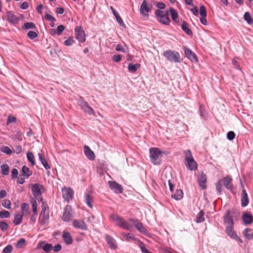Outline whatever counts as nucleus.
<instances>
[{"label": "nucleus", "mask_w": 253, "mask_h": 253, "mask_svg": "<svg viewBox=\"0 0 253 253\" xmlns=\"http://www.w3.org/2000/svg\"><path fill=\"white\" fill-rule=\"evenodd\" d=\"M10 216V213L9 211L5 210H3L0 211V218H7Z\"/></svg>", "instance_id": "49530a36"}, {"label": "nucleus", "mask_w": 253, "mask_h": 253, "mask_svg": "<svg viewBox=\"0 0 253 253\" xmlns=\"http://www.w3.org/2000/svg\"><path fill=\"white\" fill-rule=\"evenodd\" d=\"M27 36L30 40H34L35 38H36L38 35V34L36 32H34L33 31H30L28 33Z\"/></svg>", "instance_id": "de8ad7c7"}, {"label": "nucleus", "mask_w": 253, "mask_h": 253, "mask_svg": "<svg viewBox=\"0 0 253 253\" xmlns=\"http://www.w3.org/2000/svg\"><path fill=\"white\" fill-rule=\"evenodd\" d=\"M63 239L67 245H71L73 243V239L70 233L67 231H64L62 235Z\"/></svg>", "instance_id": "393cba45"}, {"label": "nucleus", "mask_w": 253, "mask_h": 253, "mask_svg": "<svg viewBox=\"0 0 253 253\" xmlns=\"http://www.w3.org/2000/svg\"><path fill=\"white\" fill-rule=\"evenodd\" d=\"M84 153L86 157L89 160L93 161L95 159V154L94 152L87 146L84 145Z\"/></svg>", "instance_id": "412c9836"}, {"label": "nucleus", "mask_w": 253, "mask_h": 253, "mask_svg": "<svg viewBox=\"0 0 253 253\" xmlns=\"http://www.w3.org/2000/svg\"><path fill=\"white\" fill-rule=\"evenodd\" d=\"M126 49L127 48H126L125 46H123V45L120 44H117L116 46V50L117 51H120L123 53H125L126 52Z\"/></svg>", "instance_id": "09e8293b"}, {"label": "nucleus", "mask_w": 253, "mask_h": 253, "mask_svg": "<svg viewBox=\"0 0 253 253\" xmlns=\"http://www.w3.org/2000/svg\"><path fill=\"white\" fill-rule=\"evenodd\" d=\"M22 172L23 176L29 177L32 175V171L26 166H24L22 168Z\"/></svg>", "instance_id": "4c0bfd02"}, {"label": "nucleus", "mask_w": 253, "mask_h": 253, "mask_svg": "<svg viewBox=\"0 0 253 253\" xmlns=\"http://www.w3.org/2000/svg\"><path fill=\"white\" fill-rule=\"evenodd\" d=\"M232 63L233 65L234 66V67H235V68L240 70L239 62L236 59H234L232 60Z\"/></svg>", "instance_id": "0e129e2a"}, {"label": "nucleus", "mask_w": 253, "mask_h": 253, "mask_svg": "<svg viewBox=\"0 0 253 253\" xmlns=\"http://www.w3.org/2000/svg\"><path fill=\"white\" fill-rule=\"evenodd\" d=\"M62 197L65 200L69 201L72 199L74 192L72 188L64 187L62 188Z\"/></svg>", "instance_id": "9b49d317"}, {"label": "nucleus", "mask_w": 253, "mask_h": 253, "mask_svg": "<svg viewBox=\"0 0 253 253\" xmlns=\"http://www.w3.org/2000/svg\"><path fill=\"white\" fill-rule=\"evenodd\" d=\"M0 150L2 152L5 153L7 155H10L12 153L11 150L8 146H2Z\"/></svg>", "instance_id": "a18cd8bd"}, {"label": "nucleus", "mask_w": 253, "mask_h": 253, "mask_svg": "<svg viewBox=\"0 0 253 253\" xmlns=\"http://www.w3.org/2000/svg\"><path fill=\"white\" fill-rule=\"evenodd\" d=\"M221 180V183H222L224 186L228 189H231L232 188V184H231L232 179L229 176H226V177L223 178Z\"/></svg>", "instance_id": "b1692460"}, {"label": "nucleus", "mask_w": 253, "mask_h": 253, "mask_svg": "<svg viewBox=\"0 0 253 253\" xmlns=\"http://www.w3.org/2000/svg\"><path fill=\"white\" fill-rule=\"evenodd\" d=\"M121 58L122 57L121 55H114L113 56V60L116 62H119L121 61Z\"/></svg>", "instance_id": "69168bd1"}, {"label": "nucleus", "mask_w": 253, "mask_h": 253, "mask_svg": "<svg viewBox=\"0 0 253 253\" xmlns=\"http://www.w3.org/2000/svg\"><path fill=\"white\" fill-rule=\"evenodd\" d=\"M244 236L248 240L253 239V233L250 228H247L243 232Z\"/></svg>", "instance_id": "7c9ffc66"}, {"label": "nucleus", "mask_w": 253, "mask_h": 253, "mask_svg": "<svg viewBox=\"0 0 253 253\" xmlns=\"http://www.w3.org/2000/svg\"><path fill=\"white\" fill-rule=\"evenodd\" d=\"M38 248L42 249L46 253H48L53 249V246L51 244L46 243L45 242H40Z\"/></svg>", "instance_id": "5701e85b"}, {"label": "nucleus", "mask_w": 253, "mask_h": 253, "mask_svg": "<svg viewBox=\"0 0 253 253\" xmlns=\"http://www.w3.org/2000/svg\"><path fill=\"white\" fill-rule=\"evenodd\" d=\"M151 161L154 165H159L160 161L158 160L161 152L157 148H151L149 149Z\"/></svg>", "instance_id": "0eeeda50"}, {"label": "nucleus", "mask_w": 253, "mask_h": 253, "mask_svg": "<svg viewBox=\"0 0 253 253\" xmlns=\"http://www.w3.org/2000/svg\"><path fill=\"white\" fill-rule=\"evenodd\" d=\"M43 6L42 5V4H40L39 5L37 6V7H36V10H37V11L39 13H42V10H43Z\"/></svg>", "instance_id": "774afa93"}, {"label": "nucleus", "mask_w": 253, "mask_h": 253, "mask_svg": "<svg viewBox=\"0 0 253 253\" xmlns=\"http://www.w3.org/2000/svg\"><path fill=\"white\" fill-rule=\"evenodd\" d=\"M12 249V246L11 245H8L3 249L2 253H10Z\"/></svg>", "instance_id": "864d4df0"}, {"label": "nucleus", "mask_w": 253, "mask_h": 253, "mask_svg": "<svg viewBox=\"0 0 253 253\" xmlns=\"http://www.w3.org/2000/svg\"><path fill=\"white\" fill-rule=\"evenodd\" d=\"M79 105L82 110H83L85 113L88 114L89 115H94V110L89 106V104L86 101L83 100L82 99L79 101Z\"/></svg>", "instance_id": "f8f14e48"}, {"label": "nucleus", "mask_w": 253, "mask_h": 253, "mask_svg": "<svg viewBox=\"0 0 253 253\" xmlns=\"http://www.w3.org/2000/svg\"><path fill=\"white\" fill-rule=\"evenodd\" d=\"M163 56L169 61L175 63H180L181 61L179 53L175 50H167L164 51Z\"/></svg>", "instance_id": "7ed1b4c3"}, {"label": "nucleus", "mask_w": 253, "mask_h": 253, "mask_svg": "<svg viewBox=\"0 0 253 253\" xmlns=\"http://www.w3.org/2000/svg\"><path fill=\"white\" fill-rule=\"evenodd\" d=\"M112 220L116 223V224L122 228L131 231L133 230V226L125 220L123 218L118 215H111Z\"/></svg>", "instance_id": "f03ea898"}, {"label": "nucleus", "mask_w": 253, "mask_h": 253, "mask_svg": "<svg viewBox=\"0 0 253 253\" xmlns=\"http://www.w3.org/2000/svg\"><path fill=\"white\" fill-rule=\"evenodd\" d=\"M169 12L171 14V18L173 21L175 22H178V13L175 9L171 7L169 9Z\"/></svg>", "instance_id": "473e14b6"}, {"label": "nucleus", "mask_w": 253, "mask_h": 253, "mask_svg": "<svg viewBox=\"0 0 253 253\" xmlns=\"http://www.w3.org/2000/svg\"><path fill=\"white\" fill-rule=\"evenodd\" d=\"M249 203L248 194L245 189H242L241 193V206L246 207Z\"/></svg>", "instance_id": "4be33fe9"}, {"label": "nucleus", "mask_w": 253, "mask_h": 253, "mask_svg": "<svg viewBox=\"0 0 253 253\" xmlns=\"http://www.w3.org/2000/svg\"><path fill=\"white\" fill-rule=\"evenodd\" d=\"M152 7V3L148 2L146 0H144L140 5V13L144 16H147L148 13L151 10Z\"/></svg>", "instance_id": "1a4fd4ad"}, {"label": "nucleus", "mask_w": 253, "mask_h": 253, "mask_svg": "<svg viewBox=\"0 0 253 253\" xmlns=\"http://www.w3.org/2000/svg\"><path fill=\"white\" fill-rule=\"evenodd\" d=\"M235 137V134L232 131H230L228 132L227 134V138L229 140H232L233 139H234Z\"/></svg>", "instance_id": "6e6d98bb"}, {"label": "nucleus", "mask_w": 253, "mask_h": 253, "mask_svg": "<svg viewBox=\"0 0 253 253\" xmlns=\"http://www.w3.org/2000/svg\"><path fill=\"white\" fill-rule=\"evenodd\" d=\"M16 119L14 116H9L7 119L6 124L8 125L10 123H14L16 122Z\"/></svg>", "instance_id": "4d7b16f0"}, {"label": "nucleus", "mask_w": 253, "mask_h": 253, "mask_svg": "<svg viewBox=\"0 0 253 253\" xmlns=\"http://www.w3.org/2000/svg\"><path fill=\"white\" fill-rule=\"evenodd\" d=\"M181 29L184 31L188 35L192 36L193 33L191 29L189 28L188 24L185 22L183 21L181 25Z\"/></svg>", "instance_id": "c85d7f7f"}, {"label": "nucleus", "mask_w": 253, "mask_h": 253, "mask_svg": "<svg viewBox=\"0 0 253 253\" xmlns=\"http://www.w3.org/2000/svg\"><path fill=\"white\" fill-rule=\"evenodd\" d=\"M22 219V215L20 214H15L13 223L15 225H19L21 222Z\"/></svg>", "instance_id": "58836bf2"}, {"label": "nucleus", "mask_w": 253, "mask_h": 253, "mask_svg": "<svg viewBox=\"0 0 253 253\" xmlns=\"http://www.w3.org/2000/svg\"><path fill=\"white\" fill-rule=\"evenodd\" d=\"M108 184L110 189L115 193L120 194L123 193V188L122 186L116 181H109Z\"/></svg>", "instance_id": "ddd939ff"}, {"label": "nucleus", "mask_w": 253, "mask_h": 253, "mask_svg": "<svg viewBox=\"0 0 253 253\" xmlns=\"http://www.w3.org/2000/svg\"><path fill=\"white\" fill-rule=\"evenodd\" d=\"M49 219V209L45 207H42V211L40 213L39 222L40 224L44 225L46 224Z\"/></svg>", "instance_id": "6e6552de"}, {"label": "nucleus", "mask_w": 253, "mask_h": 253, "mask_svg": "<svg viewBox=\"0 0 253 253\" xmlns=\"http://www.w3.org/2000/svg\"><path fill=\"white\" fill-rule=\"evenodd\" d=\"M105 238L111 249L116 250L118 248L116 241L113 237L108 234H106Z\"/></svg>", "instance_id": "f3484780"}, {"label": "nucleus", "mask_w": 253, "mask_h": 253, "mask_svg": "<svg viewBox=\"0 0 253 253\" xmlns=\"http://www.w3.org/2000/svg\"><path fill=\"white\" fill-rule=\"evenodd\" d=\"M184 51L186 56L192 62H197L198 61V58L196 54L193 53L190 49L187 47H184Z\"/></svg>", "instance_id": "a211bd4d"}, {"label": "nucleus", "mask_w": 253, "mask_h": 253, "mask_svg": "<svg viewBox=\"0 0 253 253\" xmlns=\"http://www.w3.org/2000/svg\"><path fill=\"white\" fill-rule=\"evenodd\" d=\"M27 158L29 162L31 163L32 166H34L36 164L35 157L31 152H28L27 153Z\"/></svg>", "instance_id": "f704fd0d"}, {"label": "nucleus", "mask_w": 253, "mask_h": 253, "mask_svg": "<svg viewBox=\"0 0 253 253\" xmlns=\"http://www.w3.org/2000/svg\"><path fill=\"white\" fill-rule=\"evenodd\" d=\"M45 18L47 20L49 21H56V19L53 16L49 14H46L45 15Z\"/></svg>", "instance_id": "680f3d73"}, {"label": "nucleus", "mask_w": 253, "mask_h": 253, "mask_svg": "<svg viewBox=\"0 0 253 253\" xmlns=\"http://www.w3.org/2000/svg\"><path fill=\"white\" fill-rule=\"evenodd\" d=\"M244 19L249 24H253V19H252L249 12H245L244 16Z\"/></svg>", "instance_id": "e433bc0d"}, {"label": "nucleus", "mask_w": 253, "mask_h": 253, "mask_svg": "<svg viewBox=\"0 0 253 253\" xmlns=\"http://www.w3.org/2000/svg\"><path fill=\"white\" fill-rule=\"evenodd\" d=\"M1 205L6 208L7 209L10 210L11 209V203L9 200L4 199L3 200L1 203Z\"/></svg>", "instance_id": "ea45409f"}, {"label": "nucleus", "mask_w": 253, "mask_h": 253, "mask_svg": "<svg viewBox=\"0 0 253 253\" xmlns=\"http://www.w3.org/2000/svg\"><path fill=\"white\" fill-rule=\"evenodd\" d=\"M6 19L9 22L13 25L17 24L19 21V18L11 11L7 12Z\"/></svg>", "instance_id": "6ab92c4d"}, {"label": "nucleus", "mask_w": 253, "mask_h": 253, "mask_svg": "<svg viewBox=\"0 0 253 253\" xmlns=\"http://www.w3.org/2000/svg\"><path fill=\"white\" fill-rule=\"evenodd\" d=\"M155 15L157 17V19L161 17V16H163L165 14L163 11L158 9L155 11Z\"/></svg>", "instance_id": "13d9d810"}, {"label": "nucleus", "mask_w": 253, "mask_h": 253, "mask_svg": "<svg viewBox=\"0 0 253 253\" xmlns=\"http://www.w3.org/2000/svg\"><path fill=\"white\" fill-rule=\"evenodd\" d=\"M158 21L165 25H169L170 22V20L168 17V13L166 14H165L163 16H161V17L158 19Z\"/></svg>", "instance_id": "bb28decb"}, {"label": "nucleus", "mask_w": 253, "mask_h": 253, "mask_svg": "<svg viewBox=\"0 0 253 253\" xmlns=\"http://www.w3.org/2000/svg\"><path fill=\"white\" fill-rule=\"evenodd\" d=\"M117 21L118 22V23L122 26H125V24L123 22V20L122 19L121 17L120 16L119 14L115 16Z\"/></svg>", "instance_id": "e2e57ef3"}, {"label": "nucleus", "mask_w": 253, "mask_h": 253, "mask_svg": "<svg viewBox=\"0 0 253 253\" xmlns=\"http://www.w3.org/2000/svg\"><path fill=\"white\" fill-rule=\"evenodd\" d=\"M39 160L42 165L43 167L46 169H50V166L47 163L46 160L45 159L44 156L43 154L39 153L38 154Z\"/></svg>", "instance_id": "a878e982"}, {"label": "nucleus", "mask_w": 253, "mask_h": 253, "mask_svg": "<svg viewBox=\"0 0 253 253\" xmlns=\"http://www.w3.org/2000/svg\"><path fill=\"white\" fill-rule=\"evenodd\" d=\"M18 171L16 169H13L11 172V177L14 179L16 178L18 176Z\"/></svg>", "instance_id": "052dcab7"}, {"label": "nucleus", "mask_w": 253, "mask_h": 253, "mask_svg": "<svg viewBox=\"0 0 253 253\" xmlns=\"http://www.w3.org/2000/svg\"><path fill=\"white\" fill-rule=\"evenodd\" d=\"M24 27L25 29H35L36 25L33 22H27L24 24Z\"/></svg>", "instance_id": "8fccbe9b"}, {"label": "nucleus", "mask_w": 253, "mask_h": 253, "mask_svg": "<svg viewBox=\"0 0 253 253\" xmlns=\"http://www.w3.org/2000/svg\"><path fill=\"white\" fill-rule=\"evenodd\" d=\"M31 190L34 198L38 201L42 202V194L45 191L43 186L39 183H36L32 185Z\"/></svg>", "instance_id": "39448f33"}, {"label": "nucleus", "mask_w": 253, "mask_h": 253, "mask_svg": "<svg viewBox=\"0 0 253 253\" xmlns=\"http://www.w3.org/2000/svg\"><path fill=\"white\" fill-rule=\"evenodd\" d=\"M29 206L28 204L23 203V204H22L21 209L22 210L23 213H24V212L28 211L29 210Z\"/></svg>", "instance_id": "bf43d9fd"}, {"label": "nucleus", "mask_w": 253, "mask_h": 253, "mask_svg": "<svg viewBox=\"0 0 253 253\" xmlns=\"http://www.w3.org/2000/svg\"><path fill=\"white\" fill-rule=\"evenodd\" d=\"M1 173L7 175L9 173V167L7 164H3L0 166Z\"/></svg>", "instance_id": "c9c22d12"}, {"label": "nucleus", "mask_w": 253, "mask_h": 253, "mask_svg": "<svg viewBox=\"0 0 253 253\" xmlns=\"http://www.w3.org/2000/svg\"><path fill=\"white\" fill-rule=\"evenodd\" d=\"M140 67V65L138 63L132 64L129 63L128 65V70L130 73L135 72Z\"/></svg>", "instance_id": "2f4dec72"}, {"label": "nucleus", "mask_w": 253, "mask_h": 253, "mask_svg": "<svg viewBox=\"0 0 253 253\" xmlns=\"http://www.w3.org/2000/svg\"><path fill=\"white\" fill-rule=\"evenodd\" d=\"M200 14L202 17L207 16V11L204 5H201L200 7Z\"/></svg>", "instance_id": "603ef678"}, {"label": "nucleus", "mask_w": 253, "mask_h": 253, "mask_svg": "<svg viewBox=\"0 0 253 253\" xmlns=\"http://www.w3.org/2000/svg\"><path fill=\"white\" fill-rule=\"evenodd\" d=\"M26 240L24 238H20L17 242L16 247L18 249L22 248L25 245Z\"/></svg>", "instance_id": "37998d69"}, {"label": "nucleus", "mask_w": 253, "mask_h": 253, "mask_svg": "<svg viewBox=\"0 0 253 253\" xmlns=\"http://www.w3.org/2000/svg\"><path fill=\"white\" fill-rule=\"evenodd\" d=\"M64 30L65 27L62 25H60L57 27L56 31H54V30H52V31H54V34H56L57 35L59 36L62 34Z\"/></svg>", "instance_id": "79ce46f5"}, {"label": "nucleus", "mask_w": 253, "mask_h": 253, "mask_svg": "<svg viewBox=\"0 0 253 253\" xmlns=\"http://www.w3.org/2000/svg\"><path fill=\"white\" fill-rule=\"evenodd\" d=\"M222 183L221 180H218L216 183V189L219 194H222Z\"/></svg>", "instance_id": "3c124183"}, {"label": "nucleus", "mask_w": 253, "mask_h": 253, "mask_svg": "<svg viewBox=\"0 0 253 253\" xmlns=\"http://www.w3.org/2000/svg\"><path fill=\"white\" fill-rule=\"evenodd\" d=\"M122 234L123 237L126 241H136L138 242V240H139L138 239L135 238L134 236L130 233H123Z\"/></svg>", "instance_id": "cd10ccee"}, {"label": "nucleus", "mask_w": 253, "mask_h": 253, "mask_svg": "<svg viewBox=\"0 0 253 253\" xmlns=\"http://www.w3.org/2000/svg\"><path fill=\"white\" fill-rule=\"evenodd\" d=\"M198 182L202 189L207 188V176L203 172L199 173L197 177Z\"/></svg>", "instance_id": "4468645a"}, {"label": "nucleus", "mask_w": 253, "mask_h": 253, "mask_svg": "<svg viewBox=\"0 0 253 253\" xmlns=\"http://www.w3.org/2000/svg\"><path fill=\"white\" fill-rule=\"evenodd\" d=\"M185 160L187 168L190 170H195L197 168L196 162L194 160L190 150L184 152Z\"/></svg>", "instance_id": "20e7f679"}, {"label": "nucleus", "mask_w": 253, "mask_h": 253, "mask_svg": "<svg viewBox=\"0 0 253 253\" xmlns=\"http://www.w3.org/2000/svg\"><path fill=\"white\" fill-rule=\"evenodd\" d=\"M73 226L74 228L82 230H86L87 225L83 220L75 219L73 222Z\"/></svg>", "instance_id": "dca6fc26"}, {"label": "nucleus", "mask_w": 253, "mask_h": 253, "mask_svg": "<svg viewBox=\"0 0 253 253\" xmlns=\"http://www.w3.org/2000/svg\"><path fill=\"white\" fill-rule=\"evenodd\" d=\"M204 215V212L203 211H200L197 214L196 217V222L201 223L203 222L205 220Z\"/></svg>", "instance_id": "a19ab883"}, {"label": "nucleus", "mask_w": 253, "mask_h": 253, "mask_svg": "<svg viewBox=\"0 0 253 253\" xmlns=\"http://www.w3.org/2000/svg\"><path fill=\"white\" fill-rule=\"evenodd\" d=\"M129 221L133 223L134 226L139 232L147 237L150 236V234L148 232L145 227L143 226V224L138 220L130 218L129 219Z\"/></svg>", "instance_id": "423d86ee"}, {"label": "nucleus", "mask_w": 253, "mask_h": 253, "mask_svg": "<svg viewBox=\"0 0 253 253\" xmlns=\"http://www.w3.org/2000/svg\"><path fill=\"white\" fill-rule=\"evenodd\" d=\"M75 38L80 42H84L85 41L84 31L81 26H76L75 28Z\"/></svg>", "instance_id": "9d476101"}, {"label": "nucleus", "mask_w": 253, "mask_h": 253, "mask_svg": "<svg viewBox=\"0 0 253 253\" xmlns=\"http://www.w3.org/2000/svg\"><path fill=\"white\" fill-rule=\"evenodd\" d=\"M74 42V41L72 37H69L64 42V44L66 46H70Z\"/></svg>", "instance_id": "5fc2aeb1"}, {"label": "nucleus", "mask_w": 253, "mask_h": 253, "mask_svg": "<svg viewBox=\"0 0 253 253\" xmlns=\"http://www.w3.org/2000/svg\"><path fill=\"white\" fill-rule=\"evenodd\" d=\"M224 223L226 224V232L227 235L232 239L235 240L242 243V239L238 237L236 232L233 230V219L229 216L228 213L224 218Z\"/></svg>", "instance_id": "f257e3e1"}, {"label": "nucleus", "mask_w": 253, "mask_h": 253, "mask_svg": "<svg viewBox=\"0 0 253 253\" xmlns=\"http://www.w3.org/2000/svg\"><path fill=\"white\" fill-rule=\"evenodd\" d=\"M92 201V197L89 194L85 193L84 202L87 204V205L91 209L93 208Z\"/></svg>", "instance_id": "c756f323"}, {"label": "nucleus", "mask_w": 253, "mask_h": 253, "mask_svg": "<svg viewBox=\"0 0 253 253\" xmlns=\"http://www.w3.org/2000/svg\"><path fill=\"white\" fill-rule=\"evenodd\" d=\"M8 224L4 221H0V228L2 231H6L8 229Z\"/></svg>", "instance_id": "c03bdc74"}, {"label": "nucleus", "mask_w": 253, "mask_h": 253, "mask_svg": "<svg viewBox=\"0 0 253 253\" xmlns=\"http://www.w3.org/2000/svg\"><path fill=\"white\" fill-rule=\"evenodd\" d=\"M183 197V192L181 189H177L175 193L172 195V198L176 200H179Z\"/></svg>", "instance_id": "72a5a7b5"}, {"label": "nucleus", "mask_w": 253, "mask_h": 253, "mask_svg": "<svg viewBox=\"0 0 253 253\" xmlns=\"http://www.w3.org/2000/svg\"><path fill=\"white\" fill-rule=\"evenodd\" d=\"M72 217L73 213L71 207L67 205L64 209L62 219L64 221L68 222Z\"/></svg>", "instance_id": "2eb2a0df"}, {"label": "nucleus", "mask_w": 253, "mask_h": 253, "mask_svg": "<svg viewBox=\"0 0 253 253\" xmlns=\"http://www.w3.org/2000/svg\"><path fill=\"white\" fill-rule=\"evenodd\" d=\"M36 200L37 199H35V198L31 197L30 198V203H31L32 207H37Z\"/></svg>", "instance_id": "338daca9"}, {"label": "nucleus", "mask_w": 253, "mask_h": 253, "mask_svg": "<svg viewBox=\"0 0 253 253\" xmlns=\"http://www.w3.org/2000/svg\"><path fill=\"white\" fill-rule=\"evenodd\" d=\"M242 219L245 225L251 224L253 222V216L249 211H246L243 213Z\"/></svg>", "instance_id": "aec40b11"}]
</instances>
